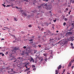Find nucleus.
<instances>
[{
	"instance_id": "1",
	"label": "nucleus",
	"mask_w": 74,
	"mask_h": 74,
	"mask_svg": "<svg viewBox=\"0 0 74 74\" xmlns=\"http://www.w3.org/2000/svg\"><path fill=\"white\" fill-rule=\"evenodd\" d=\"M17 49H18V48H16V47L14 48L13 50H12V53H15Z\"/></svg>"
},
{
	"instance_id": "2",
	"label": "nucleus",
	"mask_w": 74,
	"mask_h": 74,
	"mask_svg": "<svg viewBox=\"0 0 74 74\" xmlns=\"http://www.w3.org/2000/svg\"><path fill=\"white\" fill-rule=\"evenodd\" d=\"M72 35V32H70L66 34L65 35L66 37L70 36Z\"/></svg>"
},
{
	"instance_id": "3",
	"label": "nucleus",
	"mask_w": 74,
	"mask_h": 74,
	"mask_svg": "<svg viewBox=\"0 0 74 74\" xmlns=\"http://www.w3.org/2000/svg\"><path fill=\"white\" fill-rule=\"evenodd\" d=\"M62 44H63L62 45V46H63L64 47V45H66L67 44V41H64L62 43Z\"/></svg>"
},
{
	"instance_id": "4",
	"label": "nucleus",
	"mask_w": 74,
	"mask_h": 74,
	"mask_svg": "<svg viewBox=\"0 0 74 74\" xmlns=\"http://www.w3.org/2000/svg\"><path fill=\"white\" fill-rule=\"evenodd\" d=\"M74 36L71 37L69 38V40L71 41H73L74 40Z\"/></svg>"
},
{
	"instance_id": "5",
	"label": "nucleus",
	"mask_w": 74,
	"mask_h": 74,
	"mask_svg": "<svg viewBox=\"0 0 74 74\" xmlns=\"http://www.w3.org/2000/svg\"><path fill=\"white\" fill-rule=\"evenodd\" d=\"M47 9L48 10H51V7L49 6V5H48L47 7Z\"/></svg>"
},
{
	"instance_id": "6",
	"label": "nucleus",
	"mask_w": 74,
	"mask_h": 74,
	"mask_svg": "<svg viewBox=\"0 0 74 74\" xmlns=\"http://www.w3.org/2000/svg\"><path fill=\"white\" fill-rule=\"evenodd\" d=\"M10 58H12L11 59V60H13V59H15V58L14 57V56H12L11 55Z\"/></svg>"
},
{
	"instance_id": "7",
	"label": "nucleus",
	"mask_w": 74,
	"mask_h": 74,
	"mask_svg": "<svg viewBox=\"0 0 74 74\" xmlns=\"http://www.w3.org/2000/svg\"><path fill=\"white\" fill-rule=\"evenodd\" d=\"M22 14H23V15H24V16H27V14H26V13H25V12H22Z\"/></svg>"
},
{
	"instance_id": "8",
	"label": "nucleus",
	"mask_w": 74,
	"mask_h": 74,
	"mask_svg": "<svg viewBox=\"0 0 74 74\" xmlns=\"http://www.w3.org/2000/svg\"><path fill=\"white\" fill-rule=\"evenodd\" d=\"M61 67H62V66H61V65H59L58 67V70H59V69H61Z\"/></svg>"
},
{
	"instance_id": "9",
	"label": "nucleus",
	"mask_w": 74,
	"mask_h": 74,
	"mask_svg": "<svg viewBox=\"0 0 74 74\" xmlns=\"http://www.w3.org/2000/svg\"><path fill=\"white\" fill-rule=\"evenodd\" d=\"M32 46L33 47H34V48H36V45L35 43H34L32 45Z\"/></svg>"
},
{
	"instance_id": "10",
	"label": "nucleus",
	"mask_w": 74,
	"mask_h": 74,
	"mask_svg": "<svg viewBox=\"0 0 74 74\" xmlns=\"http://www.w3.org/2000/svg\"><path fill=\"white\" fill-rule=\"evenodd\" d=\"M29 70H30V68H28L26 69L25 71V72H26V71H29Z\"/></svg>"
},
{
	"instance_id": "11",
	"label": "nucleus",
	"mask_w": 74,
	"mask_h": 74,
	"mask_svg": "<svg viewBox=\"0 0 74 74\" xmlns=\"http://www.w3.org/2000/svg\"><path fill=\"white\" fill-rule=\"evenodd\" d=\"M44 6H45V7H48V5H47V3H44Z\"/></svg>"
},
{
	"instance_id": "12",
	"label": "nucleus",
	"mask_w": 74,
	"mask_h": 74,
	"mask_svg": "<svg viewBox=\"0 0 74 74\" xmlns=\"http://www.w3.org/2000/svg\"><path fill=\"white\" fill-rule=\"evenodd\" d=\"M25 53V52L24 51H23L22 53H21V55H24V54Z\"/></svg>"
},
{
	"instance_id": "13",
	"label": "nucleus",
	"mask_w": 74,
	"mask_h": 74,
	"mask_svg": "<svg viewBox=\"0 0 74 74\" xmlns=\"http://www.w3.org/2000/svg\"><path fill=\"white\" fill-rule=\"evenodd\" d=\"M71 62H70L68 65V67H71Z\"/></svg>"
},
{
	"instance_id": "14",
	"label": "nucleus",
	"mask_w": 74,
	"mask_h": 74,
	"mask_svg": "<svg viewBox=\"0 0 74 74\" xmlns=\"http://www.w3.org/2000/svg\"><path fill=\"white\" fill-rule=\"evenodd\" d=\"M24 1H26L27 3H28L29 1V0H24Z\"/></svg>"
},
{
	"instance_id": "15",
	"label": "nucleus",
	"mask_w": 74,
	"mask_h": 74,
	"mask_svg": "<svg viewBox=\"0 0 74 74\" xmlns=\"http://www.w3.org/2000/svg\"><path fill=\"white\" fill-rule=\"evenodd\" d=\"M1 54L2 56H4V54H3V53H0V55H1Z\"/></svg>"
},
{
	"instance_id": "16",
	"label": "nucleus",
	"mask_w": 74,
	"mask_h": 74,
	"mask_svg": "<svg viewBox=\"0 0 74 74\" xmlns=\"http://www.w3.org/2000/svg\"><path fill=\"white\" fill-rule=\"evenodd\" d=\"M38 2V0H34V3H37V2Z\"/></svg>"
},
{
	"instance_id": "17",
	"label": "nucleus",
	"mask_w": 74,
	"mask_h": 74,
	"mask_svg": "<svg viewBox=\"0 0 74 74\" xmlns=\"http://www.w3.org/2000/svg\"><path fill=\"white\" fill-rule=\"evenodd\" d=\"M52 45L53 46H53H55V45H56V44H55V42H53L52 44Z\"/></svg>"
},
{
	"instance_id": "18",
	"label": "nucleus",
	"mask_w": 74,
	"mask_h": 74,
	"mask_svg": "<svg viewBox=\"0 0 74 74\" xmlns=\"http://www.w3.org/2000/svg\"><path fill=\"white\" fill-rule=\"evenodd\" d=\"M67 25V28H68V27H70V25H69V24H67V25Z\"/></svg>"
},
{
	"instance_id": "19",
	"label": "nucleus",
	"mask_w": 74,
	"mask_h": 74,
	"mask_svg": "<svg viewBox=\"0 0 74 74\" xmlns=\"http://www.w3.org/2000/svg\"><path fill=\"white\" fill-rule=\"evenodd\" d=\"M53 41V39H50V40H49V41L50 42H51V41Z\"/></svg>"
},
{
	"instance_id": "20",
	"label": "nucleus",
	"mask_w": 74,
	"mask_h": 74,
	"mask_svg": "<svg viewBox=\"0 0 74 74\" xmlns=\"http://www.w3.org/2000/svg\"><path fill=\"white\" fill-rule=\"evenodd\" d=\"M37 7H38V8H41V5H40L38 7H37Z\"/></svg>"
},
{
	"instance_id": "21",
	"label": "nucleus",
	"mask_w": 74,
	"mask_h": 74,
	"mask_svg": "<svg viewBox=\"0 0 74 74\" xmlns=\"http://www.w3.org/2000/svg\"><path fill=\"white\" fill-rule=\"evenodd\" d=\"M29 27H32V25H28Z\"/></svg>"
},
{
	"instance_id": "22",
	"label": "nucleus",
	"mask_w": 74,
	"mask_h": 74,
	"mask_svg": "<svg viewBox=\"0 0 74 74\" xmlns=\"http://www.w3.org/2000/svg\"><path fill=\"white\" fill-rule=\"evenodd\" d=\"M49 49H48V48H47V49H45V50H47V51H48V50H49Z\"/></svg>"
},
{
	"instance_id": "23",
	"label": "nucleus",
	"mask_w": 74,
	"mask_h": 74,
	"mask_svg": "<svg viewBox=\"0 0 74 74\" xmlns=\"http://www.w3.org/2000/svg\"><path fill=\"white\" fill-rule=\"evenodd\" d=\"M31 16L30 15H28L27 16V18H30Z\"/></svg>"
},
{
	"instance_id": "24",
	"label": "nucleus",
	"mask_w": 74,
	"mask_h": 74,
	"mask_svg": "<svg viewBox=\"0 0 74 74\" xmlns=\"http://www.w3.org/2000/svg\"><path fill=\"white\" fill-rule=\"evenodd\" d=\"M43 60V58H41V60H40V62H42V61Z\"/></svg>"
},
{
	"instance_id": "25",
	"label": "nucleus",
	"mask_w": 74,
	"mask_h": 74,
	"mask_svg": "<svg viewBox=\"0 0 74 74\" xmlns=\"http://www.w3.org/2000/svg\"><path fill=\"white\" fill-rule=\"evenodd\" d=\"M21 59V57H18L17 58V59Z\"/></svg>"
},
{
	"instance_id": "26",
	"label": "nucleus",
	"mask_w": 74,
	"mask_h": 74,
	"mask_svg": "<svg viewBox=\"0 0 74 74\" xmlns=\"http://www.w3.org/2000/svg\"><path fill=\"white\" fill-rule=\"evenodd\" d=\"M34 59H33V58H32V57L31 58V60L30 61H33V60H34Z\"/></svg>"
},
{
	"instance_id": "27",
	"label": "nucleus",
	"mask_w": 74,
	"mask_h": 74,
	"mask_svg": "<svg viewBox=\"0 0 74 74\" xmlns=\"http://www.w3.org/2000/svg\"><path fill=\"white\" fill-rule=\"evenodd\" d=\"M32 67L33 68H35V67H36V66H35V65H32Z\"/></svg>"
},
{
	"instance_id": "28",
	"label": "nucleus",
	"mask_w": 74,
	"mask_h": 74,
	"mask_svg": "<svg viewBox=\"0 0 74 74\" xmlns=\"http://www.w3.org/2000/svg\"><path fill=\"white\" fill-rule=\"evenodd\" d=\"M66 23L65 22H64V23H63V25L64 26H65V25H66Z\"/></svg>"
},
{
	"instance_id": "29",
	"label": "nucleus",
	"mask_w": 74,
	"mask_h": 74,
	"mask_svg": "<svg viewBox=\"0 0 74 74\" xmlns=\"http://www.w3.org/2000/svg\"><path fill=\"white\" fill-rule=\"evenodd\" d=\"M69 18H73V16L71 15L70 16Z\"/></svg>"
},
{
	"instance_id": "30",
	"label": "nucleus",
	"mask_w": 74,
	"mask_h": 74,
	"mask_svg": "<svg viewBox=\"0 0 74 74\" xmlns=\"http://www.w3.org/2000/svg\"><path fill=\"white\" fill-rule=\"evenodd\" d=\"M64 21H67V18H65Z\"/></svg>"
},
{
	"instance_id": "31",
	"label": "nucleus",
	"mask_w": 74,
	"mask_h": 74,
	"mask_svg": "<svg viewBox=\"0 0 74 74\" xmlns=\"http://www.w3.org/2000/svg\"><path fill=\"white\" fill-rule=\"evenodd\" d=\"M2 5L3 6V7H5L6 6L4 4H2Z\"/></svg>"
},
{
	"instance_id": "32",
	"label": "nucleus",
	"mask_w": 74,
	"mask_h": 74,
	"mask_svg": "<svg viewBox=\"0 0 74 74\" xmlns=\"http://www.w3.org/2000/svg\"><path fill=\"white\" fill-rule=\"evenodd\" d=\"M49 58H51V59H52V58H53V56H50L49 57Z\"/></svg>"
},
{
	"instance_id": "33",
	"label": "nucleus",
	"mask_w": 74,
	"mask_h": 74,
	"mask_svg": "<svg viewBox=\"0 0 74 74\" xmlns=\"http://www.w3.org/2000/svg\"><path fill=\"white\" fill-rule=\"evenodd\" d=\"M14 21H17V20H16V18H14Z\"/></svg>"
},
{
	"instance_id": "34",
	"label": "nucleus",
	"mask_w": 74,
	"mask_h": 74,
	"mask_svg": "<svg viewBox=\"0 0 74 74\" xmlns=\"http://www.w3.org/2000/svg\"><path fill=\"white\" fill-rule=\"evenodd\" d=\"M23 48L24 49H26V46H24L23 47Z\"/></svg>"
},
{
	"instance_id": "35",
	"label": "nucleus",
	"mask_w": 74,
	"mask_h": 74,
	"mask_svg": "<svg viewBox=\"0 0 74 74\" xmlns=\"http://www.w3.org/2000/svg\"><path fill=\"white\" fill-rule=\"evenodd\" d=\"M43 30H44V28H41V31H43Z\"/></svg>"
},
{
	"instance_id": "36",
	"label": "nucleus",
	"mask_w": 74,
	"mask_h": 74,
	"mask_svg": "<svg viewBox=\"0 0 74 74\" xmlns=\"http://www.w3.org/2000/svg\"><path fill=\"white\" fill-rule=\"evenodd\" d=\"M71 46H73V44L72 43H71Z\"/></svg>"
},
{
	"instance_id": "37",
	"label": "nucleus",
	"mask_w": 74,
	"mask_h": 74,
	"mask_svg": "<svg viewBox=\"0 0 74 74\" xmlns=\"http://www.w3.org/2000/svg\"><path fill=\"white\" fill-rule=\"evenodd\" d=\"M13 1H15V0H10V1H12V3L13 2Z\"/></svg>"
},
{
	"instance_id": "38",
	"label": "nucleus",
	"mask_w": 74,
	"mask_h": 74,
	"mask_svg": "<svg viewBox=\"0 0 74 74\" xmlns=\"http://www.w3.org/2000/svg\"><path fill=\"white\" fill-rule=\"evenodd\" d=\"M8 52H6L5 53V55H7L8 54Z\"/></svg>"
},
{
	"instance_id": "39",
	"label": "nucleus",
	"mask_w": 74,
	"mask_h": 74,
	"mask_svg": "<svg viewBox=\"0 0 74 74\" xmlns=\"http://www.w3.org/2000/svg\"><path fill=\"white\" fill-rule=\"evenodd\" d=\"M41 37V36L40 35H39L38 36V38H40Z\"/></svg>"
},
{
	"instance_id": "40",
	"label": "nucleus",
	"mask_w": 74,
	"mask_h": 74,
	"mask_svg": "<svg viewBox=\"0 0 74 74\" xmlns=\"http://www.w3.org/2000/svg\"><path fill=\"white\" fill-rule=\"evenodd\" d=\"M43 55L44 56H47V54L44 53L43 54Z\"/></svg>"
},
{
	"instance_id": "41",
	"label": "nucleus",
	"mask_w": 74,
	"mask_h": 74,
	"mask_svg": "<svg viewBox=\"0 0 74 74\" xmlns=\"http://www.w3.org/2000/svg\"><path fill=\"white\" fill-rule=\"evenodd\" d=\"M65 71H66V70L64 69L63 70V73H64V72H65Z\"/></svg>"
},
{
	"instance_id": "42",
	"label": "nucleus",
	"mask_w": 74,
	"mask_h": 74,
	"mask_svg": "<svg viewBox=\"0 0 74 74\" xmlns=\"http://www.w3.org/2000/svg\"><path fill=\"white\" fill-rule=\"evenodd\" d=\"M48 60V59H47V58H46L45 59V62H46H46H47V60Z\"/></svg>"
},
{
	"instance_id": "43",
	"label": "nucleus",
	"mask_w": 74,
	"mask_h": 74,
	"mask_svg": "<svg viewBox=\"0 0 74 74\" xmlns=\"http://www.w3.org/2000/svg\"><path fill=\"white\" fill-rule=\"evenodd\" d=\"M49 21H50V22H51L52 21V19H50V18H49Z\"/></svg>"
},
{
	"instance_id": "44",
	"label": "nucleus",
	"mask_w": 74,
	"mask_h": 74,
	"mask_svg": "<svg viewBox=\"0 0 74 74\" xmlns=\"http://www.w3.org/2000/svg\"><path fill=\"white\" fill-rule=\"evenodd\" d=\"M29 41H33V39H31L30 40H29Z\"/></svg>"
},
{
	"instance_id": "45",
	"label": "nucleus",
	"mask_w": 74,
	"mask_h": 74,
	"mask_svg": "<svg viewBox=\"0 0 74 74\" xmlns=\"http://www.w3.org/2000/svg\"><path fill=\"white\" fill-rule=\"evenodd\" d=\"M38 47H39V48H40L41 47V45H38Z\"/></svg>"
},
{
	"instance_id": "46",
	"label": "nucleus",
	"mask_w": 74,
	"mask_h": 74,
	"mask_svg": "<svg viewBox=\"0 0 74 74\" xmlns=\"http://www.w3.org/2000/svg\"><path fill=\"white\" fill-rule=\"evenodd\" d=\"M41 5L42 7H43V6H44V4H41Z\"/></svg>"
},
{
	"instance_id": "47",
	"label": "nucleus",
	"mask_w": 74,
	"mask_h": 74,
	"mask_svg": "<svg viewBox=\"0 0 74 74\" xmlns=\"http://www.w3.org/2000/svg\"><path fill=\"white\" fill-rule=\"evenodd\" d=\"M36 52H37V51H35L34 52V53H36Z\"/></svg>"
},
{
	"instance_id": "48",
	"label": "nucleus",
	"mask_w": 74,
	"mask_h": 74,
	"mask_svg": "<svg viewBox=\"0 0 74 74\" xmlns=\"http://www.w3.org/2000/svg\"><path fill=\"white\" fill-rule=\"evenodd\" d=\"M53 21H54V22H56V20H53Z\"/></svg>"
},
{
	"instance_id": "49",
	"label": "nucleus",
	"mask_w": 74,
	"mask_h": 74,
	"mask_svg": "<svg viewBox=\"0 0 74 74\" xmlns=\"http://www.w3.org/2000/svg\"><path fill=\"white\" fill-rule=\"evenodd\" d=\"M68 10H69V9H68V8H66V11H68Z\"/></svg>"
},
{
	"instance_id": "50",
	"label": "nucleus",
	"mask_w": 74,
	"mask_h": 74,
	"mask_svg": "<svg viewBox=\"0 0 74 74\" xmlns=\"http://www.w3.org/2000/svg\"><path fill=\"white\" fill-rule=\"evenodd\" d=\"M36 70V68H34L33 69V70H34V71H35V70Z\"/></svg>"
},
{
	"instance_id": "51",
	"label": "nucleus",
	"mask_w": 74,
	"mask_h": 74,
	"mask_svg": "<svg viewBox=\"0 0 74 74\" xmlns=\"http://www.w3.org/2000/svg\"><path fill=\"white\" fill-rule=\"evenodd\" d=\"M4 28H5V29H8V27H4Z\"/></svg>"
},
{
	"instance_id": "52",
	"label": "nucleus",
	"mask_w": 74,
	"mask_h": 74,
	"mask_svg": "<svg viewBox=\"0 0 74 74\" xmlns=\"http://www.w3.org/2000/svg\"><path fill=\"white\" fill-rule=\"evenodd\" d=\"M45 2H48V0H45Z\"/></svg>"
},
{
	"instance_id": "53",
	"label": "nucleus",
	"mask_w": 74,
	"mask_h": 74,
	"mask_svg": "<svg viewBox=\"0 0 74 74\" xmlns=\"http://www.w3.org/2000/svg\"><path fill=\"white\" fill-rule=\"evenodd\" d=\"M29 73H30V71H29L27 72V73L29 74Z\"/></svg>"
},
{
	"instance_id": "54",
	"label": "nucleus",
	"mask_w": 74,
	"mask_h": 74,
	"mask_svg": "<svg viewBox=\"0 0 74 74\" xmlns=\"http://www.w3.org/2000/svg\"><path fill=\"white\" fill-rule=\"evenodd\" d=\"M15 7L17 9H19V8H18V7Z\"/></svg>"
},
{
	"instance_id": "55",
	"label": "nucleus",
	"mask_w": 74,
	"mask_h": 74,
	"mask_svg": "<svg viewBox=\"0 0 74 74\" xmlns=\"http://www.w3.org/2000/svg\"><path fill=\"white\" fill-rule=\"evenodd\" d=\"M73 68H74V66H72L71 67V69H73Z\"/></svg>"
},
{
	"instance_id": "56",
	"label": "nucleus",
	"mask_w": 74,
	"mask_h": 74,
	"mask_svg": "<svg viewBox=\"0 0 74 74\" xmlns=\"http://www.w3.org/2000/svg\"><path fill=\"white\" fill-rule=\"evenodd\" d=\"M2 64V63L1 62V61H0V64Z\"/></svg>"
},
{
	"instance_id": "57",
	"label": "nucleus",
	"mask_w": 74,
	"mask_h": 74,
	"mask_svg": "<svg viewBox=\"0 0 74 74\" xmlns=\"http://www.w3.org/2000/svg\"><path fill=\"white\" fill-rule=\"evenodd\" d=\"M10 7V5H8L6 6V7Z\"/></svg>"
},
{
	"instance_id": "58",
	"label": "nucleus",
	"mask_w": 74,
	"mask_h": 74,
	"mask_svg": "<svg viewBox=\"0 0 74 74\" xmlns=\"http://www.w3.org/2000/svg\"><path fill=\"white\" fill-rule=\"evenodd\" d=\"M71 48H72V49H74V47H71Z\"/></svg>"
},
{
	"instance_id": "59",
	"label": "nucleus",
	"mask_w": 74,
	"mask_h": 74,
	"mask_svg": "<svg viewBox=\"0 0 74 74\" xmlns=\"http://www.w3.org/2000/svg\"><path fill=\"white\" fill-rule=\"evenodd\" d=\"M3 64L4 66H5V63L4 62L3 63Z\"/></svg>"
},
{
	"instance_id": "60",
	"label": "nucleus",
	"mask_w": 74,
	"mask_h": 74,
	"mask_svg": "<svg viewBox=\"0 0 74 74\" xmlns=\"http://www.w3.org/2000/svg\"><path fill=\"white\" fill-rule=\"evenodd\" d=\"M16 61H17V60H16L15 61H14V62H16Z\"/></svg>"
},
{
	"instance_id": "61",
	"label": "nucleus",
	"mask_w": 74,
	"mask_h": 74,
	"mask_svg": "<svg viewBox=\"0 0 74 74\" xmlns=\"http://www.w3.org/2000/svg\"><path fill=\"white\" fill-rule=\"evenodd\" d=\"M41 26H42L43 27L44 26V25L43 24H42Z\"/></svg>"
},
{
	"instance_id": "62",
	"label": "nucleus",
	"mask_w": 74,
	"mask_h": 74,
	"mask_svg": "<svg viewBox=\"0 0 74 74\" xmlns=\"http://www.w3.org/2000/svg\"><path fill=\"white\" fill-rule=\"evenodd\" d=\"M19 9L20 10H22V8H19Z\"/></svg>"
},
{
	"instance_id": "63",
	"label": "nucleus",
	"mask_w": 74,
	"mask_h": 74,
	"mask_svg": "<svg viewBox=\"0 0 74 74\" xmlns=\"http://www.w3.org/2000/svg\"><path fill=\"white\" fill-rule=\"evenodd\" d=\"M24 4L25 5H26L27 4V3H26V2H25Z\"/></svg>"
},
{
	"instance_id": "64",
	"label": "nucleus",
	"mask_w": 74,
	"mask_h": 74,
	"mask_svg": "<svg viewBox=\"0 0 74 74\" xmlns=\"http://www.w3.org/2000/svg\"><path fill=\"white\" fill-rule=\"evenodd\" d=\"M72 3H74V1H73L72 2Z\"/></svg>"
}]
</instances>
